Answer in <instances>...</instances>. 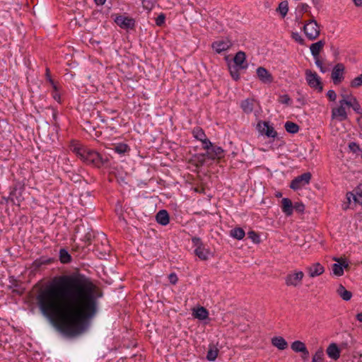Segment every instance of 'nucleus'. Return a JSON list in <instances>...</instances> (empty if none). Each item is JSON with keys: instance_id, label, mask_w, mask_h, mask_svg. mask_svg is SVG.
<instances>
[{"instance_id": "nucleus-1", "label": "nucleus", "mask_w": 362, "mask_h": 362, "mask_svg": "<svg viewBox=\"0 0 362 362\" xmlns=\"http://www.w3.org/2000/svg\"><path fill=\"white\" fill-rule=\"evenodd\" d=\"M100 296L88 279L62 276L42 290L37 300L42 313L54 318L60 331L75 336L83 332L85 322L96 313Z\"/></svg>"}, {"instance_id": "nucleus-2", "label": "nucleus", "mask_w": 362, "mask_h": 362, "mask_svg": "<svg viewBox=\"0 0 362 362\" xmlns=\"http://www.w3.org/2000/svg\"><path fill=\"white\" fill-rule=\"evenodd\" d=\"M71 148L83 162L95 165H99L104 163L102 157L98 152L81 146L78 144H72Z\"/></svg>"}, {"instance_id": "nucleus-3", "label": "nucleus", "mask_w": 362, "mask_h": 362, "mask_svg": "<svg viewBox=\"0 0 362 362\" xmlns=\"http://www.w3.org/2000/svg\"><path fill=\"white\" fill-rule=\"evenodd\" d=\"M305 274L303 271L293 269L290 271L284 277L285 286L288 288H296L303 284Z\"/></svg>"}, {"instance_id": "nucleus-4", "label": "nucleus", "mask_w": 362, "mask_h": 362, "mask_svg": "<svg viewBox=\"0 0 362 362\" xmlns=\"http://www.w3.org/2000/svg\"><path fill=\"white\" fill-rule=\"evenodd\" d=\"M346 199L347 202L343 204L344 210L357 204L362 205V185H358L353 192H348Z\"/></svg>"}, {"instance_id": "nucleus-5", "label": "nucleus", "mask_w": 362, "mask_h": 362, "mask_svg": "<svg viewBox=\"0 0 362 362\" xmlns=\"http://www.w3.org/2000/svg\"><path fill=\"white\" fill-rule=\"evenodd\" d=\"M303 31L310 40H315L320 36V25L315 19H310L305 22Z\"/></svg>"}, {"instance_id": "nucleus-6", "label": "nucleus", "mask_w": 362, "mask_h": 362, "mask_svg": "<svg viewBox=\"0 0 362 362\" xmlns=\"http://www.w3.org/2000/svg\"><path fill=\"white\" fill-rule=\"evenodd\" d=\"M305 74L308 86L310 88L317 90L318 92H322L323 89L322 83L317 74L310 69H306Z\"/></svg>"}, {"instance_id": "nucleus-7", "label": "nucleus", "mask_w": 362, "mask_h": 362, "mask_svg": "<svg viewBox=\"0 0 362 362\" xmlns=\"http://www.w3.org/2000/svg\"><path fill=\"white\" fill-rule=\"evenodd\" d=\"M192 243L196 247L194 250L195 255L202 260H207L211 255V252L208 248L204 247L201 239L196 237L193 238Z\"/></svg>"}, {"instance_id": "nucleus-8", "label": "nucleus", "mask_w": 362, "mask_h": 362, "mask_svg": "<svg viewBox=\"0 0 362 362\" xmlns=\"http://www.w3.org/2000/svg\"><path fill=\"white\" fill-rule=\"evenodd\" d=\"M332 260L336 262L332 265L333 274L337 276H341L344 274V269H349V264L345 257H333Z\"/></svg>"}, {"instance_id": "nucleus-9", "label": "nucleus", "mask_w": 362, "mask_h": 362, "mask_svg": "<svg viewBox=\"0 0 362 362\" xmlns=\"http://www.w3.org/2000/svg\"><path fill=\"white\" fill-rule=\"evenodd\" d=\"M311 177L310 173H305L293 179L290 184V187L293 190L301 189L310 183Z\"/></svg>"}, {"instance_id": "nucleus-10", "label": "nucleus", "mask_w": 362, "mask_h": 362, "mask_svg": "<svg viewBox=\"0 0 362 362\" xmlns=\"http://www.w3.org/2000/svg\"><path fill=\"white\" fill-rule=\"evenodd\" d=\"M344 102H346L345 100H339V106L337 107H334L332 110V119H337L338 121H344L347 119V113L346 111V108L344 105L346 103H344Z\"/></svg>"}, {"instance_id": "nucleus-11", "label": "nucleus", "mask_w": 362, "mask_h": 362, "mask_svg": "<svg viewBox=\"0 0 362 362\" xmlns=\"http://www.w3.org/2000/svg\"><path fill=\"white\" fill-rule=\"evenodd\" d=\"M344 71L345 66L341 63H338L334 66L331 78L334 84H339L344 80Z\"/></svg>"}, {"instance_id": "nucleus-12", "label": "nucleus", "mask_w": 362, "mask_h": 362, "mask_svg": "<svg viewBox=\"0 0 362 362\" xmlns=\"http://www.w3.org/2000/svg\"><path fill=\"white\" fill-rule=\"evenodd\" d=\"M258 131L268 137L275 138L277 136V132L273 127L269 124L267 122H259L257 125Z\"/></svg>"}, {"instance_id": "nucleus-13", "label": "nucleus", "mask_w": 362, "mask_h": 362, "mask_svg": "<svg viewBox=\"0 0 362 362\" xmlns=\"http://www.w3.org/2000/svg\"><path fill=\"white\" fill-rule=\"evenodd\" d=\"M306 272L310 278L322 275L325 272V267L319 262H315L306 267Z\"/></svg>"}, {"instance_id": "nucleus-14", "label": "nucleus", "mask_w": 362, "mask_h": 362, "mask_svg": "<svg viewBox=\"0 0 362 362\" xmlns=\"http://www.w3.org/2000/svg\"><path fill=\"white\" fill-rule=\"evenodd\" d=\"M115 23L123 29H133L135 25V21L133 18L119 16L115 20Z\"/></svg>"}, {"instance_id": "nucleus-15", "label": "nucleus", "mask_w": 362, "mask_h": 362, "mask_svg": "<svg viewBox=\"0 0 362 362\" xmlns=\"http://www.w3.org/2000/svg\"><path fill=\"white\" fill-rule=\"evenodd\" d=\"M233 44L230 40L224 39L214 42L212 44V47L217 53H221L228 49Z\"/></svg>"}, {"instance_id": "nucleus-16", "label": "nucleus", "mask_w": 362, "mask_h": 362, "mask_svg": "<svg viewBox=\"0 0 362 362\" xmlns=\"http://www.w3.org/2000/svg\"><path fill=\"white\" fill-rule=\"evenodd\" d=\"M326 353L329 358L337 361L340 357L341 350L336 343H331L327 347Z\"/></svg>"}, {"instance_id": "nucleus-17", "label": "nucleus", "mask_w": 362, "mask_h": 362, "mask_svg": "<svg viewBox=\"0 0 362 362\" xmlns=\"http://www.w3.org/2000/svg\"><path fill=\"white\" fill-rule=\"evenodd\" d=\"M257 74L259 80L264 83H270L273 81L272 75L264 67L257 69Z\"/></svg>"}, {"instance_id": "nucleus-18", "label": "nucleus", "mask_w": 362, "mask_h": 362, "mask_svg": "<svg viewBox=\"0 0 362 362\" xmlns=\"http://www.w3.org/2000/svg\"><path fill=\"white\" fill-rule=\"evenodd\" d=\"M192 315L199 320H204L209 317V312L204 307L199 306L192 309Z\"/></svg>"}, {"instance_id": "nucleus-19", "label": "nucleus", "mask_w": 362, "mask_h": 362, "mask_svg": "<svg viewBox=\"0 0 362 362\" xmlns=\"http://www.w3.org/2000/svg\"><path fill=\"white\" fill-rule=\"evenodd\" d=\"M291 349L296 353H303L306 357L309 355L305 343L301 341H295L291 345Z\"/></svg>"}, {"instance_id": "nucleus-20", "label": "nucleus", "mask_w": 362, "mask_h": 362, "mask_svg": "<svg viewBox=\"0 0 362 362\" xmlns=\"http://www.w3.org/2000/svg\"><path fill=\"white\" fill-rule=\"evenodd\" d=\"M206 156L211 159H219L223 156V150L219 146H212L211 149L206 151Z\"/></svg>"}, {"instance_id": "nucleus-21", "label": "nucleus", "mask_w": 362, "mask_h": 362, "mask_svg": "<svg viewBox=\"0 0 362 362\" xmlns=\"http://www.w3.org/2000/svg\"><path fill=\"white\" fill-rule=\"evenodd\" d=\"M272 344L279 350H285L288 348V343L282 337H274L271 339Z\"/></svg>"}, {"instance_id": "nucleus-22", "label": "nucleus", "mask_w": 362, "mask_h": 362, "mask_svg": "<svg viewBox=\"0 0 362 362\" xmlns=\"http://www.w3.org/2000/svg\"><path fill=\"white\" fill-rule=\"evenodd\" d=\"M156 220L162 226L168 225L170 221V217L168 211L166 210L159 211L156 216Z\"/></svg>"}, {"instance_id": "nucleus-23", "label": "nucleus", "mask_w": 362, "mask_h": 362, "mask_svg": "<svg viewBox=\"0 0 362 362\" xmlns=\"http://www.w3.org/2000/svg\"><path fill=\"white\" fill-rule=\"evenodd\" d=\"M293 204L288 198H284L281 200V209L283 212L287 216H290L293 214Z\"/></svg>"}, {"instance_id": "nucleus-24", "label": "nucleus", "mask_w": 362, "mask_h": 362, "mask_svg": "<svg viewBox=\"0 0 362 362\" xmlns=\"http://www.w3.org/2000/svg\"><path fill=\"white\" fill-rule=\"evenodd\" d=\"M325 44V43L324 41L320 40L317 42L313 43L310 45V49L314 58L319 57L320 53L323 49Z\"/></svg>"}, {"instance_id": "nucleus-25", "label": "nucleus", "mask_w": 362, "mask_h": 362, "mask_svg": "<svg viewBox=\"0 0 362 362\" xmlns=\"http://www.w3.org/2000/svg\"><path fill=\"white\" fill-rule=\"evenodd\" d=\"M337 294L346 301L351 300L352 297V293L351 291L346 290L345 287L340 284L337 290Z\"/></svg>"}, {"instance_id": "nucleus-26", "label": "nucleus", "mask_w": 362, "mask_h": 362, "mask_svg": "<svg viewBox=\"0 0 362 362\" xmlns=\"http://www.w3.org/2000/svg\"><path fill=\"white\" fill-rule=\"evenodd\" d=\"M255 100L253 99L247 98L241 103V107L244 112L249 114L252 112Z\"/></svg>"}, {"instance_id": "nucleus-27", "label": "nucleus", "mask_w": 362, "mask_h": 362, "mask_svg": "<svg viewBox=\"0 0 362 362\" xmlns=\"http://www.w3.org/2000/svg\"><path fill=\"white\" fill-rule=\"evenodd\" d=\"M344 103H346V105L349 107H351L357 114H362V109L356 98L352 97L350 103L344 102Z\"/></svg>"}, {"instance_id": "nucleus-28", "label": "nucleus", "mask_w": 362, "mask_h": 362, "mask_svg": "<svg viewBox=\"0 0 362 362\" xmlns=\"http://www.w3.org/2000/svg\"><path fill=\"white\" fill-rule=\"evenodd\" d=\"M284 127L286 132L291 134H296L298 132L300 129V127L297 124L290 121L285 123Z\"/></svg>"}, {"instance_id": "nucleus-29", "label": "nucleus", "mask_w": 362, "mask_h": 362, "mask_svg": "<svg viewBox=\"0 0 362 362\" xmlns=\"http://www.w3.org/2000/svg\"><path fill=\"white\" fill-rule=\"evenodd\" d=\"M218 349L214 345H210L207 352L206 358L209 361H214L217 358Z\"/></svg>"}, {"instance_id": "nucleus-30", "label": "nucleus", "mask_w": 362, "mask_h": 362, "mask_svg": "<svg viewBox=\"0 0 362 362\" xmlns=\"http://www.w3.org/2000/svg\"><path fill=\"white\" fill-rule=\"evenodd\" d=\"M234 62L235 66H240L241 68H245V66H243V62L245 60V54L243 52H238L234 59Z\"/></svg>"}, {"instance_id": "nucleus-31", "label": "nucleus", "mask_w": 362, "mask_h": 362, "mask_svg": "<svg viewBox=\"0 0 362 362\" xmlns=\"http://www.w3.org/2000/svg\"><path fill=\"white\" fill-rule=\"evenodd\" d=\"M245 235V231L241 228H235L230 230V235L237 240H242Z\"/></svg>"}, {"instance_id": "nucleus-32", "label": "nucleus", "mask_w": 362, "mask_h": 362, "mask_svg": "<svg viewBox=\"0 0 362 362\" xmlns=\"http://www.w3.org/2000/svg\"><path fill=\"white\" fill-rule=\"evenodd\" d=\"M288 11V4L286 1H281L276 9V11L279 12L282 17H285L286 16Z\"/></svg>"}, {"instance_id": "nucleus-33", "label": "nucleus", "mask_w": 362, "mask_h": 362, "mask_svg": "<svg viewBox=\"0 0 362 362\" xmlns=\"http://www.w3.org/2000/svg\"><path fill=\"white\" fill-rule=\"evenodd\" d=\"M324 361V350L320 347L314 354L313 356V362H323Z\"/></svg>"}, {"instance_id": "nucleus-34", "label": "nucleus", "mask_w": 362, "mask_h": 362, "mask_svg": "<svg viewBox=\"0 0 362 362\" xmlns=\"http://www.w3.org/2000/svg\"><path fill=\"white\" fill-rule=\"evenodd\" d=\"M362 86V74L355 77L350 81L351 88H358Z\"/></svg>"}, {"instance_id": "nucleus-35", "label": "nucleus", "mask_w": 362, "mask_h": 362, "mask_svg": "<svg viewBox=\"0 0 362 362\" xmlns=\"http://www.w3.org/2000/svg\"><path fill=\"white\" fill-rule=\"evenodd\" d=\"M59 259L62 263H68L71 261V256L66 250L61 249L59 251Z\"/></svg>"}, {"instance_id": "nucleus-36", "label": "nucleus", "mask_w": 362, "mask_h": 362, "mask_svg": "<svg viewBox=\"0 0 362 362\" xmlns=\"http://www.w3.org/2000/svg\"><path fill=\"white\" fill-rule=\"evenodd\" d=\"M193 135L199 141L205 139L206 137L204 131L200 128H195L193 130Z\"/></svg>"}, {"instance_id": "nucleus-37", "label": "nucleus", "mask_w": 362, "mask_h": 362, "mask_svg": "<svg viewBox=\"0 0 362 362\" xmlns=\"http://www.w3.org/2000/svg\"><path fill=\"white\" fill-rule=\"evenodd\" d=\"M247 235L248 238H250L254 243L259 244L260 243L259 235L254 230L249 231L247 233Z\"/></svg>"}, {"instance_id": "nucleus-38", "label": "nucleus", "mask_w": 362, "mask_h": 362, "mask_svg": "<svg viewBox=\"0 0 362 362\" xmlns=\"http://www.w3.org/2000/svg\"><path fill=\"white\" fill-rule=\"evenodd\" d=\"M229 70L232 78L235 81L238 80L240 75L237 66H229Z\"/></svg>"}, {"instance_id": "nucleus-39", "label": "nucleus", "mask_w": 362, "mask_h": 362, "mask_svg": "<svg viewBox=\"0 0 362 362\" xmlns=\"http://www.w3.org/2000/svg\"><path fill=\"white\" fill-rule=\"evenodd\" d=\"M292 38L298 42V43L303 45L304 44V39L301 37V35L298 33H292Z\"/></svg>"}, {"instance_id": "nucleus-40", "label": "nucleus", "mask_w": 362, "mask_h": 362, "mask_svg": "<svg viewBox=\"0 0 362 362\" xmlns=\"http://www.w3.org/2000/svg\"><path fill=\"white\" fill-rule=\"evenodd\" d=\"M127 149H128L127 145L123 144H119L118 146H117L115 147V151L119 153H123L126 152L127 151Z\"/></svg>"}, {"instance_id": "nucleus-41", "label": "nucleus", "mask_w": 362, "mask_h": 362, "mask_svg": "<svg viewBox=\"0 0 362 362\" xmlns=\"http://www.w3.org/2000/svg\"><path fill=\"white\" fill-rule=\"evenodd\" d=\"M200 141H202L203 144V148L207 151H209L211 147L213 146L211 142L206 138V136L205 137V139L201 140Z\"/></svg>"}, {"instance_id": "nucleus-42", "label": "nucleus", "mask_w": 362, "mask_h": 362, "mask_svg": "<svg viewBox=\"0 0 362 362\" xmlns=\"http://www.w3.org/2000/svg\"><path fill=\"white\" fill-rule=\"evenodd\" d=\"M293 209L298 212L303 213L305 210V205L302 202H296L293 207Z\"/></svg>"}, {"instance_id": "nucleus-43", "label": "nucleus", "mask_w": 362, "mask_h": 362, "mask_svg": "<svg viewBox=\"0 0 362 362\" xmlns=\"http://www.w3.org/2000/svg\"><path fill=\"white\" fill-rule=\"evenodd\" d=\"M165 16L163 13H160L156 19V23L157 25L160 26L165 22Z\"/></svg>"}, {"instance_id": "nucleus-44", "label": "nucleus", "mask_w": 362, "mask_h": 362, "mask_svg": "<svg viewBox=\"0 0 362 362\" xmlns=\"http://www.w3.org/2000/svg\"><path fill=\"white\" fill-rule=\"evenodd\" d=\"M279 101L281 103L288 105L291 102V98L288 95H284L279 97Z\"/></svg>"}, {"instance_id": "nucleus-45", "label": "nucleus", "mask_w": 362, "mask_h": 362, "mask_svg": "<svg viewBox=\"0 0 362 362\" xmlns=\"http://www.w3.org/2000/svg\"><path fill=\"white\" fill-rule=\"evenodd\" d=\"M327 95L331 101H335L337 99V94L333 90H329L327 92Z\"/></svg>"}, {"instance_id": "nucleus-46", "label": "nucleus", "mask_w": 362, "mask_h": 362, "mask_svg": "<svg viewBox=\"0 0 362 362\" xmlns=\"http://www.w3.org/2000/svg\"><path fill=\"white\" fill-rule=\"evenodd\" d=\"M315 64L317 66V67L320 68V71L322 73H325L326 71V69L323 66V64H322V61H320L319 59V57L315 58Z\"/></svg>"}, {"instance_id": "nucleus-47", "label": "nucleus", "mask_w": 362, "mask_h": 362, "mask_svg": "<svg viewBox=\"0 0 362 362\" xmlns=\"http://www.w3.org/2000/svg\"><path fill=\"white\" fill-rule=\"evenodd\" d=\"M46 75L47 76V78L49 80V81L50 82V83L52 84V87H53V89L57 90V84L54 82V81L50 78V75H49V69H47L46 70Z\"/></svg>"}, {"instance_id": "nucleus-48", "label": "nucleus", "mask_w": 362, "mask_h": 362, "mask_svg": "<svg viewBox=\"0 0 362 362\" xmlns=\"http://www.w3.org/2000/svg\"><path fill=\"white\" fill-rule=\"evenodd\" d=\"M168 279L172 284H175L178 281L177 275L174 273L170 274Z\"/></svg>"}, {"instance_id": "nucleus-49", "label": "nucleus", "mask_w": 362, "mask_h": 362, "mask_svg": "<svg viewBox=\"0 0 362 362\" xmlns=\"http://www.w3.org/2000/svg\"><path fill=\"white\" fill-rule=\"evenodd\" d=\"M54 90V93H53V98L57 102L60 103L61 102V97H60L59 93H58V89L57 90Z\"/></svg>"}, {"instance_id": "nucleus-50", "label": "nucleus", "mask_w": 362, "mask_h": 362, "mask_svg": "<svg viewBox=\"0 0 362 362\" xmlns=\"http://www.w3.org/2000/svg\"><path fill=\"white\" fill-rule=\"evenodd\" d=\"M341 100H345L346 103H350L351 98L353 97L352 95H348L346 94H341Z\"/></svg>"}, {"instance_id": "nucleus-51", "label": "nucleus", "mask_w": 362, "mask_h": 362, "mask_svg": "<svg viewBox=\"0 0 362 362\" xmlns=\"http://www.w3.org/2000/svg\"><path fill=\"white\" fill-rule=\"evenodd\" d=\"M205 157H206V156L204 154H202L198 156L199 162L200 165H202L204 163Z\"/></svg>"}, {"instance_id": "nucleus-52", "label": "nucleus", "mask_w": 362, "mask_h": 362, "mask_svg": "<svg viewBox=\"0 0 362 362\" xmlns=\"http://www.w3.org/2000/svg\"><path fill=\"white\" fill-rule=\"evenodd\" d=\"M143 5L145 8L147 9H151L152 5H150L149 4H146V0H142Z\"/></svg>"}, {"instance_id": "nucleus-53", "label": "nucleus", "mask_w": 362, "mask_h": 362, "mask_svg": "<svg viewBox=\"0 0 362 362\" xmlns=\"http://www.w3.org/2000/svg\"><path fill=\"white\" fill-rule=\"evenodd\" d=\"M356 6H362V0H353Z\"/></svg>"}, {"instance_id": "nucleus-54", "label": "nucleus", "mask_w": 362, "mask_h": 362, "mask_svg": "<svg viewBox=\"0 0 362 362\" xmlns=\"http://www.w3.org/2000/svg\"><path fill=\"white\" fill-rule=\"evenodd\" d=\"M356 320L360 322H362V312L360 313H358L356 315Z\"/></svg>"}, {"instance_id": "nucleus-55", "label": "nucleus", "mask_w": 362, "mask_h": 362, "mask_svg": "<svg viewBox=\"0 0 362 362\" xmlns=\"http://www.w3.org/2000/svg\"><path fill=\"white\" fill-rule=\"evenodd\" d=\"M98 5H103L106 0H94Z\"/></svg>"}, {"instance_id": "nucleus-56", "label": "nucleus", "mask_w": 362, "mask_h": 362, "mask_svg": "<svg viewBox=\"0 0 362 362\" xmlns=\"http://www.w3.org/2000/svg\"><path fill=\"white\" fill-rule=\"evenodd\" d=\"M85 238H86V240H87L88 241H90V238H91V234H90V233H88L86 235Z\"/></svg>"}, {"instance_id": "nucleus-57", "label": "nucleus", "mask_w": 362, "mask_h": 362, "mask_svg": "<svg viewBox=\"0 0 362 362\" xmlns=\"http://www.w3.org/2000/svg\"><path fill=\"white\" fill-rule=\"evenodd\" d=\"M276 197H281V192L277 193V194H276Z\"/></svg>"}, {"instance_id": "nucleus-58", "label": "nucleus", "mask_w": 362, "mask_h": 362, "mask_svg": "<svg viewBox=\"0 0 362 362\" xmlns=\"http://www.w3.org/2000/svg\"><path fill=\"white\" fill-rule=\"evenodd\" d=\"M313 4H314L315 5H317V4H318V2H317V1H313Z\"/></svg>"}, {"instance_id": "nucleus-59", "label": "nucleus", "mask_w": 362, "mask_h": 362, "mask_svg": "<svg viewBox=\"0 0 362 362\" xmlns=\"http://www.w3.org/2000/svg\"><path fill=\"white\" fill-rule=\"evenodd\" d=\"M305 7H308V5H305V6H303V8H305Z\"/></svg>"}, {"instance_id": "nucleus-60", "label": "nucleus", "mask_w": 362, "mask_h": 362, "mask_svg": "<svg viewBox=\"0 0 362 362\" xmlns=\"http://www.w3.org/2000/svg\"><path fill=\"white\" fill-rule=\"evenodd\" d=\"M305 7H308V5H305V6H303V8H305Z\"/></svg>"}]
</instances>
